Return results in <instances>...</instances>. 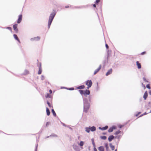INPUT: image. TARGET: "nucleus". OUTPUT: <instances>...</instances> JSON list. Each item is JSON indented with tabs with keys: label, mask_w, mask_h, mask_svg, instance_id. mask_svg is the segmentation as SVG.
Returning a JSON list of instances; mask_svg holds the SVG:
<instances>
[{
	"label": "nucleus",
	"mask_w": 151,
	"mask_h": 151,
	"mask_svg": "<svg viewBox=\"0 0 151 151\" xmlns=\"http://www.w3.org/2000/svg\"><path fill=\"white\" fill-rule=\"evenodd\" d=\"M146 52H142L141 54V55H143L144 54H146Z\"/></svg>",
	"instance_id": "nucleus-34"
},
{
	"label": "nucleus",
	"mask_w": 151,
	"mask_h": 151,
	"mask_svg": "<svg viewBox=\"0 0 151 151\" xmlns=\"http://www.w3.org/2000/svg\"><path fill=\"white\" fill-rule=\"evenodd\" d=\"M18 24H15L13 26V28L14 31L16 33H17L18 32V30L17 29Z\"/></svg>",
	"instance_id": "nucleus-5"
},
{
	"label": "nucleus",
	"mask_w": 151,
	"mask_h": 151,
	"mask_svg": "<svg viewBox=\"0 0 151 151\" xmlns=\"http://www.w3.org/2000/svg\"><path fill=\"white\" fill-rule=\"evenodd\" d=\"M102 67V66L101 65H100L98 67V68L97 69L94 71V75H95L98 72H99L100 70L101 69Z\"/></svg>",
	"instance_id": "nucleus-6"
},
{
	"label": "nucleus",
	"mask_w": 151,
	"mask_h": 151,
	"mask_svg": "<svg viewBox=\"0 0 151 151\" xmlns=\"http://www.w3.org/2000/svg\"><path fill=\"white\" fill-rule=\"evenodd\" d=\"M147 96H148L147 92L146 91L145 92V93L144 94V95H143V97L145 100L147 98Z\"/></svg>",
	"instance_id": "nucleus-11"
},
{
	"label": "nucleus",
	"mask_w": 151,
	"mask_h": 151,
	"mask_svg": "<svg viewBox=\"0 0 151 151\" xmlns=\"http://www.w3.org/2000/svg\"><path fill=\"white\" fill-rule=\"evenodd\" d=\"M137 65V68L138 69H140L141 68V65L140 63H139V62L138 61L136 62Z\"/></svg>",
	"instance_id": "nucleus-15"
},
{
	"label": "nucleus",
	"mask_w": 151,
	"mask_h": 151,
	"mask_svg": "<svg viewBox=\"0 0 151 151\" xmlns=\"http://www.w3.org/2000/svg\"><path fill=\"white\" fill-rule=\"evenodd\" d=\"M114 138V136L111 135L109 136L108 138V140L109 142L111 141Z\"/></svg>",
	"instance_id": "nucleus-12"
},
{
	"label": "nucleus",
	"mask_w": 151,
	"mask_h": 151,
	"mask_svg": "<svg viewBox=\"0 0 151 151\" xmlns=\"http://www.w3.org/2000/svg\"><path fill=\"white\" fill-rule=\"evenodd\" d=\"M84 143L83 141H81L80 142L79 145L81 146H83V145Z\"/></svg>",
	"instance_id": "nucleus-27"
},
{
	"label": "nucleus",
	"mask_w": 151,
	"mask_h": 151,
	"mask_svg": "<svg viewBox=\"0 0 151 151\" xmlns=\"http://www.w3.org/2000/svg\"><path fill=\"white\" fill-rule=\"evenodd\" d=\"M49 92L50 94L52 93V91L51 90H50L49 91Z\"/></svg>",
	"instance_id": "nucleus-40"
},
{
	"label": "nucleus",
	"mask_w": 151,
	"mask_h": 151,
	"mask_svg": "<svg viewBox=\"0 0 151 151\" xmlns=\"http://www.w3.org/2000/svg\"><path fill=\"white\" fill-rule=\"evenodd\" d=\"M143 80L145 81V82H148V81H147L145 78V77H143Z\"/></svg>",
	"instance_id": "nucleus-30"
},
{
	"label": "nucleus",
	"mask_w": 151,
	"mask_h": 151,
	"mask_svg": "<svg viewBox=\"0 0 151 151\" xmlns=\"http://www.w3.org/2000/svg\"><path fill=\"white\" fill-rule=\"evenodd\" d=\"M86 84L88 86V89L91 86L92 84V83L91 80H88L86 81Z\"/></svg>",
	"instance_id": "nucleus-4"
},
{
	"label": "nucleus",
	"mask_w": 151,
	"mask_h": 151,
	"mask_svg": "<svg viewBox=\"0 0 151 151\" xmlns=\"http://www.w3.org/2000/svg\"><path fill=\"white\" fill-rule=\"evenodd\" d=\"M94 151H97V150L95 147L94 148Z\"/></svg>",
	"instance_id": "nucleus-39"
},
{
	"label": "nucleus",
	"mask_w": 151,
	"mask_h": 151,
	"mask_svg": "<svg viewBox=\"0 0 151 151\" xmlns=\"http://www.w3.org/2000/svg\"><path fill=\"white\" fill-rule=\"evenodd\" d=\"M105 45H106V48L107 49H108L109 48V47L108 45L107 44H106Z\"/></svg>",
	"instance_id": "nucleus-35"
},
{
	"label": "nucleus",
	"mask_w": 151,
	"mask_h": 151,
	"mask_svg": "<svg viewBox=\"0 0 151 151\" xmlns=\"http://www.w3.org/2000/svg\"><path fill=\"white\" fill-rule=\"evenodd\" d=\"M115 151H117V149H116L115 150Z\"/></svg>",
	"instance_id": "nucleus-46"
},
{
	"label": "nucleus",
	"mask_w": 151,
	"mask_h": 151,
	"mask_svg": "<svg viewBox=\"0 0 151 151\" xmlns=\"http://www.w3.org/2000/svg\"><path fill=\"white\" fill-rule=\"evenodd\" d=\"M52 114H53V115L55 116H56V114L54 110L52 109Z\"/></svg>",
	"instance_id": "nucleus-25"
},
{
	"label": "nucleus",
	"mask_w": 151,
	"mask_h": 151,
	"mask_svg": "<svg viewBox=\"0 0 151 151\" xmlns=\"http://www.w3.org/2000/svg\"><path fill=\"white\" fill-rule=\"evenodd\" d=\"M93 145H95V144L94 142H93Z\"/></svg>",
	"instance_id": "nucleus-45"
},
{
	"label": "nucleus",
	"mask_w": 151,
	"mask_h": 151,
	"mask_svg": "<svg viewBox=\"0 0 151 151\" xmlns=\"http://www.w3.org/2000/svg\"><path fill=\"white\" fill-rule=\"evenodd\" d=\"M90 94V91L89 90H86L84 91V95L86 96L87 95H89Z\"/></svg>",
	"instance_id": "nucleus-10"
},
{
	"label": "nucleus",
	"mask_w": 151,
	"mask_h": 151,
	"mask_svg": "<svg viewBox=\"0 0 151 151\" xmlns=\"http://www.w3.org/2000/svg\"><path fill=\"white\" fill-rule=\"evenodd\" d=\"M110 147H111L112 150H114V148H115V147L114 145H112V144H110Z\"/></svg>",
	"instance_id": "nucleus-23"
},
{
	"label": "nucleus",
	"mask_w": 151,
	"mask_h": 151,
	"mask_svg": "<svg viewBox=\"0 0 151 151\" xmlns=\"http://www.w3.org/2000/svg\"><path fill=\"white\" fill-rule=\"evenodd\" d=\"M116 129V127L115 126H113L112 127L110 128L108 130V132H112L114 129Z\"/></svg>",
	"instance_id": "nucleus-8"
},
{
	"label": "nucleus",
	"mask_w": 151,
	"mask_h": 151,
	"mask_svg": "<svg viewBox=\"0 0 151 151\" xmlns=\"http://www.w3.org/2000/svg\"><path fill=\"white\" fill-rule=\"evenodd\" d=\"M6 28L7 29H9V30H10L11 31H12V29L11 27H8Z\"/></svg>",
	"instance_id": "nucleus-33"
},
{
	"label": "nucleus",
	"mask_w": 151,
	"mask_h": 151,
	"mask_svg": "<svg viewBox=\"0 0 151 151\" xmlns=\"http://www.w3.org/2000/svg\"><path fill=\"white\" fill-rule=\"evenodd\" d=\"M146 87L150 89L151 88L150 85L149 84L146 85Z\"/></svg>",
	"instance_id": "nucleus-29"
},
{
	"label": "nucleus",
	"mask_w": 151,
	"mask_h": 151,
	"mask_svg": "<svg viewBox=\"0 0 151 151\" xmlns=\"http://www.w3.org/2000/svg\"><path fill=\"white\" fill-rule=\"evenodd\" d=\"M90 104L87 102L84 103V111L86 113H87L90 107Z\"/></svg>",
	"instance_id": "nucleus-2"
},
{
	"label": "nucleus",
	"mask_w": 151,
	"mask_h": 151,
	"mask_svg": "<svg viewBox=\"0 0 151 151\" xmlns=\"http://www.w3.org/2000/svg\"><path fill=\"white\" fill-rule=\"evenodd\" d=\"M86 131L88 133L90 131L92 132L95 131L96 130V128L94 126L92 127H86L85 128Z\"/></svg>",
	"instance_id": "nucleus-3"
},
{
	"label": "nucleus",
	"mask_w": 151,
	"mask_h": 151,
	"mask_svg": "<svg viewBox=\"0 0 151 151\" xmlns=\"http://www.w3.org/2000/svg\"><path fill=\"white\" fill-rule=\"evenodd\" d=\"M120 132H121L119 130L117 131L114 134L115 135H117L119 134L120 133Z\"/></svg>",
	"instance_id": "nucleus-26"
},
{
	"label": "nucleus",
	"mask_w": 151,
	"mask_h": 151,
	"mask_svg": "<svg viewBox=\"0 0 151 151\" xmlns=\"http://www.w3.org/2000/svg\"><path fill=\"white\" fill-rule=\"evenodd\" d=\"M46 113L47 116H49L50 114V112L47 107L46 108Z\"/></svg>",
	"instance_id": "nucleus-19"
},
{
	"label": "nucleus",
	"mask_w": 151,
	"mask_h": 151,
	"mask_svg": "<svg viewBox=\"0 0 151 151\" xmlns=\"http://www.w3.org/2000/svg\"><path fill=\"white\" fill-rule=\"evenodd\" d=\"M50 95L48 93H47L45 96V97L46 98H47L48 97L50 98Z\"/></svg>",
	"instance_id": "nucleus-28"
},
{
	"label": "nucleus",
	"mask_w": 151,
	"mask_h": 151,
	"mask_svg": "<svg viewBox=\"0 0 151 151\" xmlns=\"http://www.w3.org/2000/svg\"><path fill=\"white\" fill-rule=\"evenodd\" d=\"M149 93L150 95H151V91H150L149 92Z\"/></svg>",
	"instance_id": "nucleus-43"
},
{
	"label": "nucleus",
	"mask_w": 151,
	"mask_h": 151,
	"mask_svg": "<svg viewBox=\"0 0 151 151\" xmlns=\"http://www.w3.org/2000/svg\"><path fill=\"white\" fill-rule=\"evenodd\" d=\"M55 14L56 12L55 11H54V12L50 14L49 17V19L48 22V26L49 28H50V26Z\"/></svg>",
	"instance_id": "nucleus-1"
},
{
	"label": "nucleus",
	"mask_w": 151,
	"mask_h": 151,
	"mask_svg": "<svg viewBox=\"0 0 151 151\" xmlns=\"http://www.w3.org/2000/svg\"><path fill=\"white\" fill-rule=\"evenodd\" d=\"M71 6H65V7L66 8H69V7H71Z\"/></svg>",
	"instance_id": "nucleus-37"
},
{
	"label": "nucleus",
	"mask_w": 151,
	"mask_h": 151,
	"mask_svg": "<svg viewBox=\"0 0 151 151\" xmlns=\"http://www.w3.org/2000/svg\"><path fill=\"white\" fill-rule=\"evenodd\" d=\"M22 18V14L19 15V16L18 19L17 21V23H19L21 22V21Z\"/></svg>",
	"instance_id": "nucleus-7"
},
{
	"label": "nucleus",
	"mask_w": 151,
	"mask_h": 151,
	"mask_svg": "<svg viewBox=\"0 0 151 151\" xmlns=\"http://www.w3.org/2000/svg\"><path fill=\"white\" fill-rule=\"evenodd\" d=\"M13 36L14 37V38L16 39V40H17V41L19 43H20V40H19V39L18 38V37L17 36V35L16 34H14L13 35Z\"/></svg>",
	"instance_id": "nucleus-13"
},
{
	"label": "nucleus",
	"mask_w": 151,
	"mask_h": 151,
	"mask_svg": "<svg viewBox=\"0 0 151 151\" xmlns=\"http://www.w3.org/2000/svg\"><path fill=\"white\" fill-rule=\"evenodd\" d=\"M25 71L26 72V73L27 74V73H28V72L27 71V70H26Z\"/></svg>",
	"instance_id": "nucleus-44"
},
{
	"label": "nucleus",
	"mask_w": 151,
	"mask_h": 151,
	"mask_svg": "<svg viewBox=\"0 0 151 151\" xmlns=\"http://www.w3.org/2000/svg\"><path fill=\"white\" fill-rule=\"evenodd\" d=\"M40 39V37H37L32 38L31 39L33 40H39Z\"/></svg>",
	"instance_id": "nucleus-16"
},
{
	"label": "nucleus",
	"mask_w": 151,
	"mask_h": 151,
	"mask_svg": "<svg viewBox=\"0 0 151 151\" xmlns=\"http://www.w3.org/2000/svg\"><path fill=\"white\" fill-rule=\"evenodd\" d=\"M69 89L70 90H74V88H70Z\"/></svg>",
	"instance_id": "nucleus-42"
},
{
	"label": "nucleus",
	"mask_w": 151,
	"mask_h": 151,
	"mask_svg": "<svg viewBox=\"0 0 151 151\" xmlns=\"http://www.w3.org/2000/svg\"><path fill=\"white\" fill-rule=\"evenodd\" d=\"M100 1V0H96L95 3L96 4H98Z\"/></svg>",
	"instance_id": "nucleus-31"
},
{
	"label": "nucleus",
	"mask_w": 151,
	"mask_h": 151,
	"mask_svg": "<svg viewBox=\"0 0 151 151\" xmlns=\"http://www.w3.org/2000/svg\"><path fill=\"white\" fill-rule=\"evenodd\" d=\"M119 128H121V127H119Z\"/></svg>",
	"instance_id": "nucleus-47"
},
{
	"label": "nucleus",
	"mask_w": 151,
	"mask_h": 151,
	"mask_svg": "<svg viewBox=\"0 0 151 151\" xmlns=\"http://www.w3.org/2000/svg\"><path fill=\"white\" fill-rule=\"evenodd\" d=\"M93 7H96V5L95 4H94L93 5Z\"/></svg>",
	"instance_id": "nucleus-41"
},
{
	"label": "nucleus",
	"mask_w": 151,
	"mask_h": 151,
	"mask_svg": "<svg viewBox=\"0 0 151 151\" xmlns=\"http://www.w3.org/2000/svg\"><path fill=\"white\" fill-rule=\"evenodd\" d=\"M79 92L81 94H83L84 95V91L81 90H79Z\"/></svg>",
	"instance_id": "nucleus-22"
},
{
	"label": "nucleus",
	"mask_w": 151,
	"mask_h": 151,
	"mask_svg": "<svg viewBox=\"0 0 151 151\" xmlns=\"http://www.w3.org/2000/svg\"><path fill=\"white\" fill-rule=\"evenodd\" d=\"M50 124V122H47L46 123V126H47L48 125H49Z\"/></svg>",
	"instance_id": "nucleus-36"
},
{
	"label": "nucleus",
	"mask_w": 151,
	"mask_h": 151,
	"mask_svg": "<svg viewBox=\"0 0 151 151\" xmlns=\"http://www.w3.org/2000/svg\"><path fill=\"white\" fill-rule=\"evenodd\" d=\"M105 146L106 148L107 149H108V144L107 143H106L105 144Z\"/></svg>",
	"instance_id": "nucleus-32"
},
{
	"label": "nucleus",
	"mask_w": 151,
	"mask_h": 151,
	"mask_svg": "<svg viewBox=\"0 0 151 151\" xmlns=\"http://www.w3.org/2000/svg\"><path fill=\"white\" fill-rule=\"evenodd\" d=\"M142 85L143 86L144 89H145L146 88V87H145V85H144L143 83H142Z\"/></svg>",
	"instance_id": "nucleus-38"
},
{
	"label": "nucleus",
	"mask_w": 151,
	"mask_h": 151,
	"mask_svg": "<svg viewBox=\"0 0 151 151\" xmlns=\"http://www.w3.org/2000/svg\"><path fill=\"white\" fill-rule=\"evenodd\" d=\"M108 128V126H106L105 127H99V128L102 130H104L107 129Z\"/></svg>",
	"instance_id": "nucleus-14"
},
{
	"label": "nucleus",
	"mask_w": 151,
	"mask_h": 151,
	"mask_svg": "<svg viewBox=\"0 0 151 151\" xmlns=\"http://www.w3.org/2000/svg\"><path fill=\"white\" fill-rule=\"evenodd\" d=\"M85 88V86L84 85H81L77 87L78 89H83Z\"/></svg>",
	"instance_id": "nucleus-20"
},
{
	"label": "nucleus",
	"mask_w": 151,
	"mask_h": 151,
	"mask_svg": "<svg viewBox=\"0 0 151 151\" xmlns=\"http://www.w3.org/2000/svg\"><path fill=\"white\" fill-rule=\"evenodd\" d=\"M42 70L41 66L40 65L39 68V70L38 71V74L39 75L40 74L42 73Z\"/></svg>",
	"instance_id": "nucleus-18"
},
{
	"label": "nucleus",
	"mask_w": 151,
	"mask_h": 151,
	"mask_svg": "<svg viewBox=\"0 0 151 151\" xmlns=\"http://www.w3.org/2000/svg\"><path fill=\"white\" fill-rule=\"evenodd\" d=\"M112 71H113L112 69L111 68L110 69H109V70H108V72H107V73L106 74V76H108L109 75L111 74L112 72Z\"/></svg>",
	"instance_id": "nucleus-9"
},
{
	"label": "nucleus",
	"mask_w": 151,
	"mask_h": 151,
	"mask_svg": "<svg viewBox=\"0 0 151 151\" xmlns=\"http://www.w3.org/2000/svg\"><path fill=\"white\" fill-rule=\"evenodd\" d=\"M47 104L49 106V107H52V105L48 101H47Z\"/></svg>",
	"instance_id": "nucleus-24"
},
{
	"label": "nucleus",
	"mask_w": 151,
	"mask_h": 151,
	"mask_svg": "<svg viewBox=\"0 0 151 151\" xmlns=\"http://www.w3.org/2000/svg\"><path fill=\"white\" fill-rule=\"evenodd\" d=\"M98 150L99 151H104V148L103 146H100L98 148Z\"/></svg>",
	"instance_id": "nucleus-17"
},
{
	"label": "nucleus",
	"mask_w": 151,
	"mask_h": 151,
	"mask_svg": "<svg viewBox=\"0 0 151 151\" xmlns=\"http://www.w3.org/2000/svg\"><path fill=\"white\" fill-rule=\"evenodd\" d=\"M100 137L101 138V139L103 140H105L106 139V137L105 136H101Z\"/></svg>",
	"instance_id": "nucleus-21"
}]
</instances>
